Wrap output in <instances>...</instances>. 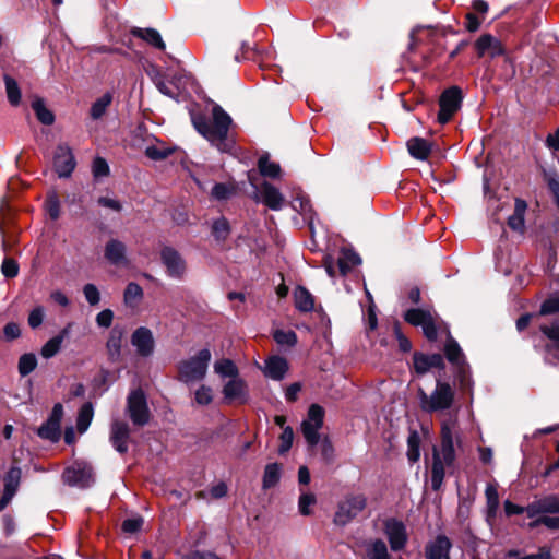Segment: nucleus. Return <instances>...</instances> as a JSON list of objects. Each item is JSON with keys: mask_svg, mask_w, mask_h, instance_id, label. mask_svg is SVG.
<instances>
[{"mask_svg": "<svg viewBox=\"0 0 559 559\" xmlns=\"http://www.w3.org/2000/svg\"><path fill=\"white\" fill-rule=\"evenodd\" d=\"M457 428L456 413H452L440 421V447L432 449L431 488L437 491L442 487L445 469L451 467L455 460L454 433Z\"/></svg>", "mask_w": 559, "mask_h": 559, "instance_id": "obj_1", "label": "nucleus"}, {"mask_svg": "<svg viewBox=\"0 0 559 559\" xmlns=\"http://www.w3.org/2000/svg\"><path fill=\"white\" fill-rule=\"evenodd\" d=\"M417 396L423 412L442 414L441 421L450 414L456 413V420L459 421L460 406L455 405V388L448 381L437 379L435 389L431 392L427 393L424 389L419 388Z\"/></svg>", "mask_w": 559, "mask_h": 559, "instance_id": "obj_2", "label": "nucleus"}, {"mask_svg": "<svg viewBox=\"0 0 559 559\" xmlns=\"http://www.w3.org/2000/svg\"><path fill=\"white\" fill-rule=\"evenodd\" d=\"M211 358V350L202 348L195 355L180 360L177 364V379L185 384L202 381L206 377Z\"/></svg>", "mask_w": 559, "mask_h": 559, "instance_id": "obj_3", "label": "nucleus"}, {"mask_svg": "<svg viewBox=\"0 0 559 559\" xmlns=\"http://www.w3.org/2000/svg\"><path fill=\"white\" fill-rule=\"evenodd\" d=\"M213 120L209 123L203 117H194L193 124L198 132L204 138L213 140H227L233 126L230 116L221 106L213 107Z\"/></svg>", "mask_w": 559, "mask_h": 559, "instance_id": "obj_4", "label": "nucleus"}, {"mask_svg": "<svg viewBox=\"0 0 559 559\" xmlns=\"http://www.w3.org/2000/svg\"><path fill=\"white\" fill-rule=\"evenodd\" d=\"M248 180L254 188L255 199L264 203L269 209L278 211L285 203V198L281 191L267 181H263L261 185L257 183V176L251 170L248 171Z\"/></svg>", "mask_w": 559, "mask_h": 559, "instance_id": "obj_5", "label": "nucleus"}, {"mask_svg": "<svg viewBox=\"0 0 559 559\" xmlns=\"http://www.w3.org/2000/svg\"><path fill=\"white\" fill-rule=\"evenodd\" d=\"M127 413L135 426H145L151 418L146 396L141 389L130 392L127 399Z\"/></svg>", "mask_w": 559, "mask_h": 559, "instance_id": "obj_6", "label": "nucleus"}, {"mask_svg": "<svg viewBox=\"0 0 559 559\" xmlns=\"http://www.w3.org/2000/svg\"><path fill=\"white\" fill-rule=\"evenodd\" d=\"M324 409L312 404L307 414V418L301 423V432L310 447H314L320 441L319 430L323 426Z\"/></svg>", "mask_w": 559, "mask_h": 559, "instance_id": "obj_7", "label": "nucleus"}, {"mask_svg": "<svg viewBox=\"0 0 559 559\" xmlns=\"http://www.w3.org/2000/svg\"><path fill=\"white\" fill-rule=\"evenodd\" d=\"M365 508L366 498L362 495L347 496L337 507L334 523L344 526L354 520Z\"/></svg>", "mask_w": 559, "mask_h": 559, "instance_id": "obj_8", "label": "nucleus"}, {"mask_svg": "<svg viewBox=\"0 0 559 559\" xmlns=\"http://www.w3.org/2000/svg\"><path fill=\"white\" fill-rule=\"evenodd\" d=\"M462 103V91L457 86L447 88L439 99L438 122L444 124L451 120Z\"/></svg>", "mask_w": 559, "mask_h": 559, "instance_id": "obj_9", "label": "nucleus"}, {"mask_svg": "<svg viewBox=\"0 0 559 559\" xmlns=\"http://www.w3.org/2000/svg\"><path fill=\"white\" fill-rule=\"evenodd\" d=\"M405 321L415 326H421L425 336L432 341L437 337V316L429 310L409 309L404 316Z\"/></svg>", "mask_w": 559, "mask_h": 559, "instance_id": "obj_10", "label": "nucleus"}, {"mask_svg": "<svg viewBox=\"0 0 559 559\" xmlns=\"http://www.w3.org/2000/svg\"><path fill=\"white\" fill-rule=\"evenodd\" d=\"M63 480L68 485L88 487L93 480V468L86 462H74L63 472Z\"/></svg>", "mask_w": 559, "mask_h": 559, "instance_id": "obj_11", "label": "nucleus"}, {"mask_svg": "<svg viewBox=\"0 0 559 559\" xmlns=\"http://www.w3.org/2000/svg\"><path fill=\"white\" fill-rule=\"evenodd\" d=\"M384 533L389 539L390 547L393 551H399L406 546L408 536L406 526L396 519H388L384 521Z\"/></svg>", "mask_w": 559, "mask_h": 559, "instance_id": "obj_12", "label": "nucleus"}, {"mask_svg": "<svg viewBox=\"0 0 559 559\" xmlns=\"http://www.w3.org/2000/svg\"><path fill=\"white\" fill-rule=\"evenodd\" d=\"M63 416V407L61 404H56L52 412L45 424L38 429V436L43 439L57 442L60 439L61 430L60 424Z\"/></svg>", "mask_w": 559, "mask_h": 559, "instance_id": "obj_13", "label": "nucleus"}, {"mask_svg": "<svg viewBox=\"0 0 559 559\" xmlns=\"http://www.w3.org/2000/svg\"><path fill=\"white\" fill-rule=\"evenodd\" d=\"M222 393L227 403L245 404L249 400L247 382L239 376L229 379L223 386Z\"/></svg>", "mask_w": 559, "mask_h": 559, "instance_id": "obj_14", "label": "nucleus"}, {"mask_svg": "<svg viewBox=\"0 0 559 559\" xmlns=\"http://www.w3.org/2000/svg\"><path fill=\"white\" fill-rule=\"evenodd\" d=\"M109 440L119 453L123 454L129 449L130 427L128 423L114 418L110 425Z\"/></svg>", "mask_w": 559, "mask_h": 559, "instance_id": "obj_15", "label": "nucleus"}, {"mask_svg": "<svg viewBox=\"0 0 559 559\" xmlns=\"http://www.w3.org/2000/svg\"><path fill=\"white\" fill-rule=\"evenodd\" d=\"M160 259L170 277L181 278L185 275L187 270L186 261L177 250L165 247L160 252Z\"/></svg>", "mask_w": 559, "mask_h": 559, "instance_id": "obj_16", "label": "nucleus"}, {"mask_svg": "<svg viewBox=\"0 0 559 559\" xmlns=\"http://www.w3.org/2000/svg\"><path fill=\"white\" fill-rule=\"evenodd\" d=\"M475 49L477 52V56L479 58L489 56L490 58H496L499 56L504 55V48L501 44V41L490 35V34H484L481 35L476 41H475Z\"/></svg>", "mask_w": 559, "mask_h": 559, "instance_id": "obj_17", "label": "nucleus"}, {"mask_svg": "<svg viewBox=\"0 0 559 559\" xmlns=\"http://www.w3.org/2000/svg\"><path fill=\"white\" fill-rule=\"evenodd\" d=\"M525 512L528 518H535L544 513H559V497L550 495L534 500L527 504Z\"/></svg>", "mask_w": 559, "mask_h": 559, "instance_id": "obj_18", "label": "nucleus"}, {"mask_svg": "<svg viewBox=\"0 0 559 559\" xmlns=\"http://www.w3.org/2000/svg\"><path fill=\"white\" fill-rule=\"evenodd\" d=\"M131 344L136 348L139 355L148 357L154 352V337L147 328L141 326L136 329L131 336Z\"/></svg>", "mask_w": 559, "mask_h": 559, "instance_id": "obj_19", "label": "nucleus"}, {"mask_svg": "<svg viewBox=\"0 0 559 559\" xmlns=\"http://www.w3.org/2000/svg\"><path fill=\"white\" fill-rule=\"evenodd\" d=\"M53 166L59 177H69L75 168V159L71 150L60 145L55 154Z\"/></svg>", "mask_w": 559, "mask_h": 559, "instance_id": "obj_20", "label": "nucleus"}, {"mask_svg": "<svg viewBox=\"0 0 559 559\" xmlns=\"http://www.w3.org/2000/svg\"><path fill=\"white\" fill-rule=\"evenodd\" d=\"M106 260L116 266H127L129 261L127 258V247L118 239H110L104 249Z\"/></svg>", "mask_w": 559, "mask_h": 559, "instance_id": "obj_21", "label": "nucleus"}, {"mask_svg": "<svg viewBox=\"0 0 559 559\" xmlns=\"http://www.w3.org/2000/svg\"><path fill=\"white\" fill-rule=\"evenodd\" d=\"M452 543L444 535H438L426 546V558L427 559H451L450 549Z\"/></svg>", "mask_w": 559, "mask_h": 559, "instance_id": "obj_22", "label": "nucleus"}, {"mask_svg": "<svg viewBox=\"0 0 559 559\" xmlns=\"http://www.w3.org/2000/svg\"><path fill=\"white\" fill-rule=\"evenodd\" d=\"M409 154L419 160H426L430 156L441 155L437 142H406Z\"/></svg>", "mask_w": 559, "mask_h": 559, "instance_id": "obj_23", "label": "nucleus"}, {"mask_svg": "<svg viewBox=\"0 0 559 559\" xmlns=\"http://www.w3.org/2000/svg\"><path fill=\"white\" fill-rule=\"evenodd\" d=\"M21 479V469L12 467L4 479V491L0 499V511L3 510L15 495Z\"/></svg>", "mask_w": 559, "mask_h": 559, "instance_id": "obj_24", "label": "nucleus"}, {"mask_svg": "<svg viewBox=\"0 0 559 559\" xmlns=\"http://www.w3.org/2000/svg\"><path fill=\"white\" fill-rule=\"evenodd\" d=\"M443 357L440 354L424 355L416 353L414 355V368L418 374H424L432 368H442Z\"/></svg>", "mask_w": 559, "mask_h": 559, "instance_id": "obj_25", "label": "nucleus"}, {"mask_svg": "<svg viewBox=\"0 0 559 559\" xmlns=\"http://www.w3.org/2000/svg\"><path fill=\"white\" fill-rule=\"evenodd\" d=\"M288 370V362L280 356H272L265 360L264 374L273 380H282Z\"/></svg>", "mask_w": 559, "mask_h": 559, "instance_id": "obj_26", "label": "nucleus"}, {"mask_svg": "<svg viewBox=\"0 0 559 559\" xmlns=\"http://www.w3.org/2000/svg\"><path fill=\"white\" fill-rule=\"evenodd\" d=\"M131 34L134 37L141 38L145 43H147L150 46H152L155 49H158L160 51L165 50L166 45L159 34L158 31L155 28H141V27H134L131 31Z\"/></svg>", "mask_w": 559, "mask_h": 559, "instance_id": "obj_27", "label": "nucleus"}, {"mask_svg": "<svg viewBox=\"0 0 559 559\" xmlns=\"http://www.w3.org/2000/svg\"><path fill=\"white\" fill-rule=\"evenodd\" d=\"M258 169L261 176L277 179L282 176L278 163L271 160L269 153H263L258 159Z\"/></svg>", "mask_w": 559, "mask_h": 559, "instance_id": "obj_28", "label": "nucleus"}, {"mask_svg": "<svg viewBox=\"0 0 559 559\" xmlns=\"http://www.w3.org/2000/svg\"><path fill=\"white\" fill-rule=\"evenodd\" d=\"M70 334V326L64 328L58 335L48 340L41 347V356L46 359L53 357L61 348L63 341Z\"/></svg>", "mask_w": 559, "mask_h": 559, "instance_id": "obj_29", "label": "nucleus"}, {"mask_svg": "<svg viewBox=\"0 0 559 559\" xmlns=\"http://www.w3.org/2000/svg\"><path fill=\"white\" fill-rule=\"evenodd\" d=\"M526 203L521 199H515L514 212L508 218V225L511 229L523 233L524 230V214L526 211Z\"/></svg>", "mask_w": 559, "mask_h": 559, "instance_id": "obj_30", "label": "nucleus"}, {"mask_svg": "<svg viewBox=\"0 0 559 559\" xmlns=\"http://www.w3.org/2000/svg\"><path fill=\"white\" fill-rule=\"evenodd\" d=\"M112 103V94L107 92L95 99L90 108V118L92 120L102 119Z\"/></svg>", "mask_w": 559, "mask_h": 559, "instance_id": "obj_31", "label": "nucleus"}, {"mask_svg": "<svg viewBox=\"0 0 559 559\" xmlns=\"http://www.w3.org/2000/svg\"><path fill=\"white\" fill-rule=\"evenodd\" d=\"M214 372L221 379H233L239 376V370L235 362L228 358L217 359L214 365Z\"/></svg>", "mask_w": 559, "mask_h": 559, "instance_id": "obj_32", "label": "nucleus"}, {"mask_svg": "<svg viewBox=\"0 0 559 559\" xmlns=\"http://www.w3.org/2000/svg\"><path fill=\"white\" fill-rule=\"evenodd\" d=\"M360 263L359 255L350 249H343L337 258V266L341 274H347L354 266Z\"/></svg>", "mask_w": 559, "mask_h": 559, "instance_id": "obj_33", "label": "nucleus"}, {"mask_svg": "<svg viewBox=\"0 0 559 559\" xmlns=\"http://www.w3.org/2000/svg\"><path fill=\"white\" fill-rule=\"evenodd\" d=\"M32 108L36 118L46 126H50L55 121L53 112L46 107L45 100L41 97L35 96L32 100Z\"/></svg>", "mask_w": 559, "mask_h": 559, "instance_id": "obj_34", "label": "nucleus"}, {"mask_svg": "<svg viewBox=\"0 0 559 559\" xmlns=\"http://www.w3.org/2000/svg\"><path fill=\"white\" fill-rule=\"evenodd\" d=\"M295 306L298 310L309 312L314 307L312 295L305 287H297L294 292Z\"/></svg>", "mask_w": 559, "mask_h": 559, "instance_id": "obj_35", "label": "nucleus"}, {"mask_svg": "<svg viewBox=\"0 0 559 559\" xmlns=\"http://www.w3.org/2000/svg\"><path fill=\"white\" fill-rule=\"evenodd\" d=\"M121 342L122 332L118 329H114L110 332L109 338L106 344L108 356L111 361H117L119 359L121 354Z\"/></svg>", "mask_w": 559, "mask_h": 559, "instance_id": "obj_36", "label": "nucleus"}, {"mask_svg": "<svg viewBox=\"0 0 559 559\" xmlns=\"http://www.w3.org/2000/svg\"><path fill=\"white\" fill-rule=\"evenodd\" d=\"M367 559H391L388 547L382 539H373L366 547Z\"/></svg>", "mask_w": 559, "mask_h": 559, "instance_id": "obj_37", "label": "nucleus"}, {"mask_svg": "<svg viewBox=\"0 0 559 559\" xmlns=\"http://www.w3.org/2000/svg\"><path fill=\"white\" fill-rule=\"evenodd\" d=\"M94 416V407L91 402H86L82 405V407L79 411L78 418H76V428L80 433H84L93 419Z\"/></svg>", "mask_w": 559, "mask_h": 559, "instance_id": "obj_38", "label": "nucleus"}, {"mask_svg": "<svg viewBox=\"0 0 559 559\" xmlns=\"http://www.w3.org/2000/svg\"><path fill=\"white\" fill-rule=\"evenodd\" d=\"M281 478V465L277 463L267 464L264 469L262 487L263 489H270L280 481Z\"/></svg>", "mask_w": 559, "mask_h": 559, "instance_id": "obj_39", "label": "nucleus"}, {"mask_svg": "<svg viewBox=\"0 0 559 559\" xmlns=\"http://www.w3.org/2000/svg\"><path fill=\"white\" fill-rule=\"evenodd\" d=\"M444 353L450 362L456 365L457 367L463 366L464 356L462 349L453 338L450 337L447 341V344L444 346Z\"/></svg>", "mask_w": 559, "mask_h": 559, "instance_id": "obj_40", "label": "nucleus"}, {"mask_svg": "<svg viewBox=\"0 0 559 559\" xmlns=\"http://www.w3.org/2000/svg\"><path fill=\"white\" fill-rule=\"evenodd\" d=\"M5 92L9 103L16 107L21 104V90L17 82L9 76L4 75Z\"/></svg>", "mask_w": 559, "mask_h": 559, "instance_id": "obj_41", "label": "nucleus"}, {"mask_svg": "<svg viewBox=\"0 0 559 559\" xmlns=\"http://www.w3.org/2000/svg\"><path fill=\"white\" fill-rule=\"evenodd\" d=\"M486 500H487V518H493L499 508V495L497 487L493 485H487L486 490Z\"/></svg>", "mask_w": 559, "mask_h": 559, "instance_id": "obj_42", "label": "nucleus"}, {"mask_svg": "<svg viewBox=\"0 0 559 559\" xmlns=\"http://www.w3.org/2000/svg\"><path fill=\"white\" fill-rule=\"evenodd\" d=\"M92 175L95 181H100L103 178H106L110 175V167L105 158L100 156H96L93 159L91 166Z\"/></svg>", "mask_w": 559, "mask_h": 559, "instance_id": "obj_43", "label": "nucleus"}, {"mask_svg": "<svg viewBox=\"0 0 559 559\" xmlns=\"http://www.w3.org/2000/svg\"><path fill=\"white\" fill-rule=\"evenodd\" d=\"M420 437L417 431H412L407 438V457L408 461L415 463L420 457Z\"/></svg>", "mask_w": 559, "mask_h": 559, "instance_id": "obj_44", "label": "nucleus"}, {"mask_svg": "<svg viewBox=\"0 0 559 559\" xmlns=\"http://www.w3.org/2000/svg\"><path fill=\"white\" fill-rule=\"evenodd\" d=\"M540 330L550 341L554 342L557 347L556 357L559 359V316L549 324H542Z\"/></svg>", "mask_w": 559, "mask_h": 559, "instance_id": "obj_45", "label": "nucleus"}, {"mask_svg": "<svg viewBox=\"0 0 559 559\" xmlns=\"http://www.w3.org/2000/svg\"><path fill=\"white\" fill-rule=\"evenodd\" d=\"M143 297V290L136 283H129L124 290V302L127 306H136Z\"/></svg>", "mask_w": 559, "mask_h": 559, "instance_id": "obj_46", "label": "nucleus"}, {"mask_svg": "<svg viewBox=\"0 0 559 559\" xmlns=\"http://www.w3.org/2000/svg\"><path fill=\"white\" fill-rule=\"evenodd\" d=\"M37 366V359L34 354H24L19 360V372L25 377L29 374Z\"/></svg>", "mask_w": 559, "mask_h": 559, "instance_id": "obj_47", "label": "nucleus"}, {"mask_svg": "<svg viewBox=\"0 0 559 559\" xmlns=\"http://www.w3.org/2000/svg\"><path fill=\"white\" fill-rule=\"evenodd\" d=\"M236 193L234 185L216 183L212 189V197L216 200H227Z\"/></svg>", "mask_w": 559, "mask_h": 559, "instance_id": "obj_48", "label": "nucleus"}, {"mask_svg": "<svg viewBox=\"0 0 559 559\" xmlns=\"http://www.w3.org/2000/svg\"><path fill=\"white\" fill-rule=\"evenodd\" d=\"M175 151V146L159 147L151 145L145 150V154L153 160H163L167 158Z\"/></svg>", "mask_w": 559, "mask_h": 559, "instance_id": "obj_49", "label": "nucleus"}, {"mask_svg": "<svg viewBox=\"0 0 559 559\" xmlns=\"http://www.w3.org/2000/svg\"><path fill=\"white\" fill-rule=\"evenodd\" d=\"M212 231H213L214 237L217 240L224 241L228 237L229 231H230L229 224H228L227 219L224 217L216 219L213 223Z\"/></svg>", "mask_w": 559, "mask_h": 559, "instance_id": "obj_50", "label": "nucleus"}, {"mask_svg": "<svg viewBox=\"0 0 559 559\" xmlns=\"http://www.w3.org/2000/svg\"><path fill=\"white\" fill-rule=\"evenodd\" d=\"M194 401L197 404L205 406L213 401V390L211 386L202 384L194 392Z\"/></svg>", "mask_w": 559, "mask_h": 559, "instance_id": "obj_51", "label": "nucleus"}, {"mask_svg": "<svg viewBox=\"0 0 559 559\" xmlns=\"http://www.w3.org/2000/svg\"><path fill=\"white\" fill-rule=\"evenodd\" d=\"M273 336L281 346H294L297 343V335L293 331L276 330Z\"/></svg>", "mask_w": 559, "mask_h": 559, "instance_id": "obj_52", "label": "nucleus"}, {"mask_svg": "<svg viewBox=\"0 0 559 559\" xmlns=\"http://www.w3.org/2000/svg\"><path fill=\"white\" fill-rule=\"evenodd\" d=\"M317 499L313 493L310 492H301L298 500V509L302 515H310L311 509L310 507L316 503Z\"/></svg>", "mask_w": 559, "mask_h": 559, "instance_id": "obj_53", "label": "nucleus"}, {"mask_svg": "<svg viewBox=\"0 0 559 559\" xmlns=\"http://www.w3.org/2000/svg\"><path fill=\"white\" fill-rule=\"evenodd\" d=\"M280 440H281V444L278 448V453L284 454L292 448V444H293L294 431H293L292 427L286 426L283 429V431L280 436Z\"/></svg>", "mask_w": 559, "mask_h": 559, "instance_id": "obj_54", "label": "nucleus"}, {"mask_svg": "<svg viewBox=\"0 0 559 559\" xmlns=\"http://www.w3.org/2000/svg\"><path fill=\"white\" fill-rule=\"evenodd\" d=\"M84 296L91 306H95L100 300V295L97 287L94 284H86L83 287Z\"/></svg>", "mask_w": 559, "mask_h": 559, "instance_id": "obj_55", "label": "nucleus"}, {"mask_svg": "<svg viewBox=\"0 0 559 559\" xmlns=\"http://www.w3.org/2000/svg\"><path fill=\"white\" fill-rule=\"evenodd\" d=\"M556 312H559V295L545 300L540 308V314H550Z\"/></svg>", "mask_w": 559, "mask_h": 559, "instance_id": "obj_56", "label": "nucleus"}, {"mask_svg": "<svg viewBox=\"0 0 559 559\" xmlns=\"http://www.w3.org/2000/svg\"><path fill=\"white\" fill-rule=\"evenodd\" d=\"M143 525V519L140 516L130 518L123 521L122 530L126 533L133 534L141 530Z\"/></svg>", "mask_w": 559, "mask_h": 559, "instance_id": "obj_57", "label": "nucleus"}, {"mask_svg": "<svg viewBox=\"0 0 559 559\" xmlns=\"http://www.w3.org/2000/svg\"><path fill=\"white\" fill-rule=\"evenodd\" d=\"M1 271L5 277L12 278L17 275L19 265L13 259L7 258L2 262Z\"/></svg>", "mask_w": 559, "mask_h": 559, "instance_id": "obj_58", "label": "nucleus"}, {"mask_svg": "<svg viewBox=\"0 0 559 559\" xmlns=\"http://www.w3.org/2000/svg\"><path fill=\"white\" fill-rule=\"evenodd\" d=\"M47 211L52 219H57L60 215V203L56 193L48 197Z\"/></svg>", "mask_w": 559, "mask_h": 559, "instance_id": "obj_59", "label": "nucleus"}, {"mask_svg": "<svg viewBox=\"0 0 559 559\" xmlns=\"http://www.w3.org/2000/svg\"><path fill=\"white\" fill-rule=\"evenodd\" d=\"M539 524H543L551 530H558L559 528V516H540L534 522L530 524L531 527H535Z\"/></svg>", "mask_w": 559, "mask_h": 559, "instance_id": "obj_60", "label": "nucleus"}, {"mask_svg": "<svg viewBox=\"0 0 559 559\" xmlns=\"http://www.w3.org/2000/svg\"><path fill=\"white\" fill-rule=\"evenodd\" d=\"M292 206L302 215H308L311 212L309 200L306 197H297L292 201Z\"/></svg>", "mask_w": 559, "mask_h": 559, "instance_id": "obj_61", "label": "nucleus"}, {"mask_svg": "<svg viewBox=\"0 0 559 559\" xmlns=\"http://www.w3.org/2000/svg\"><path fill=\"white\" fill-rule=\"evenodd\" d=\"M44 320V308L36 307L34 308L28 316V324L32 329L38 328Z\"/></svg>", "mask_w": 559, "mask_h": 559, "instance_id": "obj_62", "label": "nucleus"}, {"mask_svg": "<svg viewBox=\"0 0 559 559\" xmlns=\"http://www.w3.org/2000/svg\"><path fill=\"white\" fill-rule=\"evenodd\" d=\"M97 203H98V205H100L103 207H107L114 212H120L122 209L121 203L117 199L109 198V197H99L97 199Z\"/></svg>", "mask_w": 559, "mask_h": 559, "instance_id": "obj_63", "label": "nucleus"}, {"mask_svg": "<svg viewBox=\"0 0 559 559\" xmlns=\"http://www.w3.org/2000/svg\"><path fill=\"white\" fill-rule=\"evenodd\" d=\"M114 320V312L110 309H105L96 316V323L100 328H109Z\"/></svg>", "mask_w": 559, "mask_h": 559, "instance_id": "obj_64", "label": "nucleus"}]
</instances>
